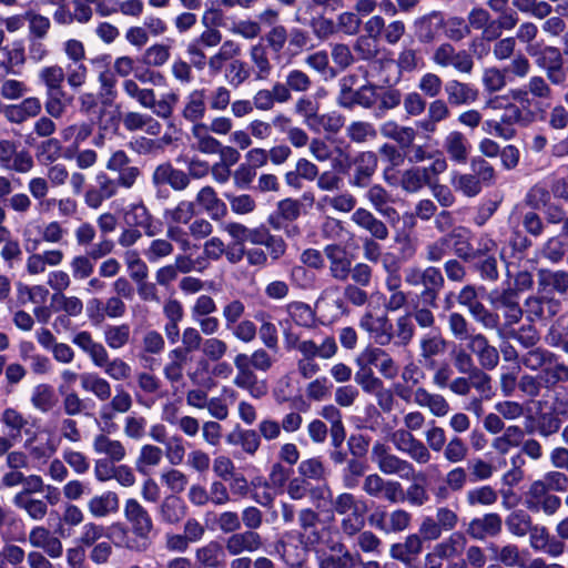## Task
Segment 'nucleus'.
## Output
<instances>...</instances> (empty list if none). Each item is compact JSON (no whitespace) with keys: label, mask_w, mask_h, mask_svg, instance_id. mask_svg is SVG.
<instances>
[{"label":"nucleus","mask_w":568,"mask_h":568,"mask_svg":"<svg viewBox=\"0 0 568 568\" xmlns=\"http://www.w3.org/2000/svg\"><path fill=\"white\" fill-rule=\"evenodd\" d=\"M39 82L45 92L63 90L64 69L59 64L42 67L38 72Z\"/></svg>","instance_id":"obj_51"},{"label":"nucleus","mask_w":568,"mask_h":568,"mask_svg":"<svg viewBox=\"0 0 568 568\" xmlns=\"http://www.w3.org/2000/svg\"><path fill=\"white\" fill-rule=\"evenodd\" d=\"M359 327L379 346H387L394 339L393 324L386 314L374 315L366 311L358 322Z\"/></svg>","instance_id":"obj_10"},{"label":"nucleus","mask_w":568,"mask_h":568,"mask_svg":"<svg viewBox=\"0 0 568 568\" xmlns=\"http://www.w3.org/2000/svg\"><path fill=\"white\" fill-rule=\"evenodd\" d=\"M196 561L206 568H221L224 566V551L222 545L216 540H211L195 551Z\"/></svg>","instance_id":"obj_41"},{"label":"nucleus","mask_w":568,"mask_h":568,"mask_svg":"<svg viewBox=\"0 0 568 568\" xmlns=\"http://www.w3.org/2000/svg\"><path fill=\"white\" fill-rule=\"evenodd\" d=\"M412 521V515L404 509L383 513L373 525L385 534H396L406 530Z\"/></svg>","instance_id":"obj_28"},{"label":"nucleus","mask_w":568,"mask_h":568,"mask_svg":"<svg viewBox=\"0 0 568 568\" xmlns=\"http://www.w3.org/2000/svg\"><path fill=\"white\" fill-rule=\"evenodd\" d=\"M520 363L530 371L540 369V378L546 387H552L558 383V373L567 372L566 365L559 363L554 353L540 347L525 353Z\"/></svg>","instance_id":"obj_3"},{"label":"nucleus","mask_w":568,"mask_h":568,"mask_svg":"<svg viewBox=\"0 0 568 568\" xmlns=\"http://www.w3.org/2000/svg\"><path fill=\"white\" fill-rule=\"evenodd\" d=\"M443 148L450 161L465 164L468 161L471 144L463 132L453 130L444 138Z\"/></svg>","instance_id":"obj_15"},{"label":"nucleus","mask_w":568,"mask_h":568,"mask_svg":"<svg viewBox=\"0 0 568 568\" xmlns=\"http://www.w3.org/2000/svg\"><path fill=\"white\" fill-rule=\"evenodd\" d=\"M290 320L300 327L311 328L316 321L315 311L306 303L294 301L285 305Z\"/></svg>","instance_id":"obj_42"},{"label":"nucleus","mask_w":568,"mask_h":568,"mask_svg":"<svg viewBox=\"0 0 568 568\" xmlns=\"http://www.w3.org/2000/svg\"><path fill=\"white\" fill-rule=\"evenodd\" d=\"M123 260L126 265L129 275L134 282L148 278V265L141 258L140 253L136 250L125 251L123 254Z\"/></svg>","instance_id":"obj_61"},{"label":"nucleus","mask_w":568,"mask_h":568,"mask_svg":"<svg viewBox=\"0 0 568 568\" xmlns=\"http://www.w3.org/2000/svg\"><path fill=\"white\" fill-rule=\"evenodd\" d=\"M491 302L496 310L503 312L508 324L513 325L520 321L523 311L516 292L511 290L504 291L493 297Z\"/></svg>","instance_id":"obj_27"},{"label":"nucleus","mask_w":568,"mask_h":568,"mask_svg":"<svg viewBox=\"0 0 568 568\" xmlns=\"http://www.w3.org/2000/svg\"><path fill=\"white\" fill-rule=\"evenodd\" d=\"M501 530V518L498 514H486L469 523L468 534L475 539H484L496 536Z\"/></svg>","instance_id":"obj_31"},{"label":"nucleus","mask_w":568,"mask_h":568,"mask_svg":"<svg viewBox=\"0 0 568 568\" xmlns=\"http://www.w3.org/2000/svg\"><path fill=\"white\" fill-rule=\"evenodd\" d=\"M186 514V504L176 495H169L164 497L156 508L159 520L166 525L179 524L185 518Z\"/></svg>","instance_id":"obj_17"},{"label":"nucleus","mask_w":568,"mask_h":568,"mask_svg":"<svg viewBox=\"0 0 568 568\" xmlns=\"http://www.w3.org/2000/svg\"><path fill=\"white\" fill-rule=\"evenodd\" d=\"M28 539L32 547L42 549L49 558L57 559L63 554L61 540L43 526L33 527Z\"/></svg>","instance_id":"obj_14"},{"label":"nucleus","mask_w":568,"mask_h":568,"mask_svg":"<svg viewBox=\"0 0 568 568\" xmlns=\"http://www.w3.org/2000/svg\"><path fill=\"white\" fill-rule=\"evenodd\" d=\"M72 342L90 357L95 367L102 368L110 359L109 353L103 344L95 342L91 333L87 331L77 333Z\"/></svg>","instance_id":"obj_16"},{"label":"nucleus","mask_w":568,"mask_h":568,"mask_svg":"<svg viewBox=\"0 0 568 568\" xmlns=\"http://www.w3.org/2000/svg\"><path fill=\"white\" fill-rule=\"evenodd\" d=\"M395 393L404 402L413 400L417 406L428 409L435 417H445L450 410V406L443 395L430 393L424 387L412 390L403 385H396Z\"/></svg>","instance_id":"obj_6"},{"label":"nucleus","mask_w":568,"mask_h":568,"mask_svg":"<svg viewBox=\"0 0 568 568\" xmlns=\"http://www.w3.org/2000/svg\"><path fill=\"white\" fill-rule=\"evenodd\" d=\"M381 133L384 138L396 141L403 149L410 146L417 132L412 126L399 125L394 120H388L381 125Z\"/></svg>","instance_id":"obj_37"},{"label":"nucleus","mask_w":568,"mask_h":568,"mask_svg":"<svg viewBox=\"0 0 568 568\" xmlns=\"http://www.w3.org/2000/svg\"><path fill=\"white\" fill-rule=\"evenodd\" d=\"M298 352L303 358L314 359L320 357L322 359H329L337 353V344L333 336H325L320 344L313 339H303Z\"/></svg>","instance_id":"obj_26"},{"label":"nucleus","mask_w":568,"mask_h":568,"mask_svg":"<svg viewBox=\"0 0 568 568\" xmlns=\"http://www.w3.org/2000/svg\"><path fill=\"white\" fill-rule=\"evenodd\" d=\"M367 465L356 458L348 459L342 471L343 486L347 489H355L364 476Z\"/></svg>","instance_id":"obj_59"},{"label":"nucleus","mask_w":568,"mask_h":568,"mask_svg":"<svg viewBox=\"0 0 568 568\" xmlns=\"http://www.w3.org/2000/svg\"><path fill=\"white\" fill-rule=\"evenodd\" d=\"M195 201L212 220H221L227 213L226 204L217 197L212 186L202 187L197 192Z\"/></svg>","instance_id":"obj_30"},{"label":"nucleus","mask_w":568,"mask_h":568,"mask_svg":"<svg viewBox=\"0 0 568 568\" xmlns=\"http://www.w3.org/2000/svg\"><path fill=\"white\" fill-rule=\"evenodd\" d=\"M242 53V45L234 40H225L221 43L219 50L207 59V67L210 73L219 74L224 68L226 62L232 61L234 58L240 57Z\"/></svg>","instance_id":"obj_25"},{"label":"nucleus","mask_w":568,"mask_h":568,"mask_svg":"<svg viewBox=\"0 0 568 568\" xmlns=\"http://www.w3.org/2000/svg\"><path fill=\"white\" fill-rule=\"evenodd\" d=\"M123 128L129 132L143 131L156 136L162 131L161 123L151 114L138 111H129L122 115Z\"/></svg>","instance_id":"obj_18"},{"label":"nucleus","mask_w":568,"mask_h":568,"mask_svg":"<svg viewBox=\"0 0 568 568\" xmlns=\"http://www.w3.org/2000/svg\"><path fill=\"white\" fill-rule=\"evenodd\" d=\"M194 139V148L205 154H216L221 149V143L210 134L207 125L196 123L191 129Z\"/></svg>","instance_id":"obj_45"},{"label":"nucleus","mask_w":568,"mask_h":568,"mask_svg":"<svg viewBox=\"0 0 568 568\" xmlns=\"http://www.w3.org/2000/svg\"><path fill=\"white\" fill-rule=\"evenodd\" d=\"M30 403L36 410L47 414L57 406L58 396L51 385L42 383L32 388Z\"/></svg>","instance_id":"obj_38"},{"label":"nucleus","mask_w":568,"mask_h":568,"mask_svg":"<svg viewBox=\"0 0 568 568\" xmlns=\"http://www.w3.org/2000/svg\"><path fill=\"white\" fill-rule=\"evenodd\" d=\"M108 60H109L108 55L98 57L92 60V63L105 62L104 63L105 68L99 72L98 82L100 84L101 94L103 97H105L106 100L113 101L116 97L115 87H116L118 80H116L115 73L112 72L108 68V64H109Z\"/></svg>","instance_id":"obj_53"},{"label":"nucleus","mask_w":568,"mask_h":568,"mask_svg":"<svg viewBox=\"0 0 568 568\" xmlns=\"http://www.w3.org/2000/svg\"><path fill=\"white\" fill-rule=\"evenodd\" d=\"M366 197L379 214L389 216L392 213H395V210L388 205L390 195L382 185H372L366 193Z\"/></svg>","instance_id":"obj_57"},{"label":"nucleus","mask_w":568,"mask_h":568,"mask_svg":"<svg viewBox=\"0 0 568 568\" xmlns=\"http://www.w3.org/2000/svg\"><path fill=\"white\" fill-rule=\"evenodd\" d=\"M230 445H239L250 456H254L261 446V437L254 429L235 428L226 437Z\"/></svg>","instance_id":"obj_40"},{"label":"nucleus","mask_w":568,"mask_h":568,"mask_svg":"<svg viewBox=\"0 0 568 568\" xmlns=\"http://www.w3.org/2000/svg\"><path fill=\"white\" fill-rule=\"evenodd\" d=\"M331 506L341 517L339 529L346 537H354L365 527L368 507L364 499L345 491L333 497Z\"/></svg>","instance_id":"obj_1"},{"label":"nucleus","mask_w":568,"mask_h":568,"mask_svg":"<svg viewBox=\"0 0 568 568\" xmlns=\"http://www.w3.org/2000/svg\"><path fill=\"white\" fill-rule=\"evenodd\" d=\"M505 69L488 67L483 70L481 83L484 91L489 95L501 91L507 85V75Z\"/></svg>","instance_id":"obj_56"},{"label":"nucleus","mask_w":568,"mask_h":568,"mask_svg":"<svg viewBox=\"0 0 568 568\" xmlns=\"http://www.w3.org/2000/svg\"><path fill=\"white\" fill-rule=\"evenodd\" d=\"M538 294L547 297V314L554 316L559 312L560 303L552 295L568 293V272L564 270L540 268L537 272Z\"/></svg>","instance_id":"obj_4"},{"label":"nucleus","mask_w":568,"mask_h":568,"mask_svg":"<svg viewBox=\"0 0 568 568\" xmlns=\"http://www.w3.org/2000/svg\"><path fill=\"white\" fill-rule=\"evenodd\" d=\"M13 504L23 509L32 519L41 520L48 513L47 503L42 499H36L26 494H17L13 497Z\"/></svg>","instance_id":"obj_55"},{"label":"nucleus","mask_w":568,"mask_h":568,"mask_svg":"<svg viewBox=\"0 0 568 568\" xmlns=\"http://www.w3.org/2000/svg\"><path fill=\"white\" fill-rule=\"evenodd\" d=\"M129 226L140 227L144 234L153 237L162 232V223L155 220L142 201L130 204L124 212Z\"/></svg>","instance_id":"obj_11"},{"label":"nucleus","mask_w":568,"mask_h":568,"mask_svg":"<svg viewBox=\"0 0 568 568\" xmlns=\"http://www.w3.org/2000/svg\"><path fill=\"white\" fill-rule=\"evenodd\" d=\"M423 277L425 290L422 293V297L430 306H435L438 291L444 285L442 272L437 267L429 266L423 270Z\"/></svg>","instance_id":"obj_46"},{"label":"nucleus","mask_w":568,"mask_h":568,"mask_svg":"<svg viewBox=\"0 0 568 568\" xmlns=\"http://www.w3.org/2000/svg\"><path fill=\"white\" fill-rule=\"evenodd\" d=\"M119 497L113 491L93 496L88 503L90 514L95 518L106 517L119 510Z\"/></svg>","instance_id":"obj_39"},{"label":"nucleus","mask_w":568,"mask_h":568,"mask_svg":"<svg viewBox=\"0 0 568 568\" xmlns=\"http://www.w3.org/2000/svg\"><path fill=\"white\" fill-rule=\"evenodd\" d=\"M250 59L256 70V79L265 80L272 72V64L266 47L257 42L250 48Z\"/></svg>","instance_id":"obj_50"},{"label":"nucleus","mask_w":568,"mask_h":568,"mask_svg":"<svg viewBox=\"0 0 568 568\" xmlns=\"http://www.w3.org/2000/svg\"><path fill=\"white\" fill-rule=\"evenodd\" d=\"M130 326L125 323L120 325H108L103 332L104 342L111 349H120L124 347L130 339Z\"/></svg>","instance_id":"obj_58"},{"label":"nucleus","mask_w":568,"mask_h":568,"mask_svg":"<svg viewBox=\"0 0 568 568\" xmlns=\"http://www.w3.org/2000/svg\"><path fill=\"white\" fill-rule=\"evenodd\" d=\"M355 173L351 184L364 187L368 184L371 178L377 169V156L374 152H363L358 155L355 163Z\"/></svg>","instance_id":"obj_35"},{"label":"nucleus","mask_w":568,"mask_h":568,"mask_svg":"<svg viewBox=\"0 0 568 568\" xmlns=\"http://www.w3.org/2000/svg\"><path fill=\"white\" fill-rule=\"evenodd\" d=\"M432 61L440 68H453L458 73L470 74L475 62L466 50H457L453 44L445 42L435 48Z\"/></svg>","instance_id":"obj_8"},{"label":"nucleus","mask_w":568,"mask_h":568,"mask_svg":"<svg viewBox=\"0 0 568 568\" xmlns=\"http://www.w3.org/2000/svg\"><path fill=\"white\" fill-rule=\"evenodd\" d=\"M524 504L530 511H544L550 516L559 509L561 500L558 496L549 494L541 480H536L526 491Z\"/></svg>","instance_id":"obj_9"},{"label":"nucleus","mask_w":568,"mask_h":568,"mask_svg":"<svg viewBox=\"0 0 568 568\" xmlns=\"http://www.w3.org/2000/svg\"><path fill=\"white\" fill-rule=\"evenodd\" d=\"M287 40L288 31L283 24L274 26L265 34V41L276 63H290L292 61L291 55L287 54Z\"/></svg>","instance_id":"obj_20"},{"label":"nucleus","mask_w":568,"mask_h":568,"mask_svg":"<svg viewBox=\"0 0 568 568\" xmlns=\"http://www.w3.org/2000/svg\"><path fill=\"white\" fill-rule=\"evenodd\" d=\"M324 254L329 261L331 275L338 281H346L351 273V260L344 247L337 244L326 245Z\"/></svg>","instance_id":"obj_21"},{"label":"nucleus","mask_w":568,"mask_h":568,"mask_svg":"<svg viewBox=\"0 0 568 568\" xmlns=\"http://www.w3.org/2000/svg\"><path fill=\"white\" fill-rule=\"evenodd\" d=\"M224 77L231 87L239 88L251 77V71L244 61L234 58L226 65Z\"/></svg>","instance_id":"obj_63"},{"label":"nucleus","mask_w":568,"mask_h":568,"mask_svg":"<svg viewBox=\"0 0 568 568\" xmlns=\"http://www.w3.org/2000/svg\"><path fill=\"white\" fill-rule=\"evenodd\" d=\"M81 387L84 392L92 394L98 400L106 402L111 398L112 388L108 379L94 372H87L80 375Z\"/></svg>","instance_id":"obj_32"},{"label":"nucleus","mask_w":568,"mask_h":568,"mask_svg":"<svg viewBox=\"0 0 568 568\" xmlns=\"http://www.w3.org/2000/svg\"><path fill=\"white\" fill-rule=\"evenodd\" d=\"M371 459L376 464L381 473L385 475H396L405 480L416 478L414 465L390 453V448L382 443L375 442L371 450Z\"/></svg>","instance_id":"obj_5"},{"label":"nucleus","mask_w":568,"mask_h":568,"mask_svg":"<svg viewBox=\"0 0 568 568\" xmlns=\"http://www.w3.org/2000/svg\"><path fill=\"white\" fill-rule=\"evenodd\" d=\"M93 131V126L87 122L73 123L60 130V136L63 142L72 143L77 150L82 142H84Z\"/></svg>","instance_id":"obj_54"},{"label":"nucleus","mask_w":568,"mask_h":568,"mask_svg":"<svg viewBox=\"0 0 568 568\" xmlns=\"http://www.w3.org/2000/svg\"><path fill=\"white\" fill-rule=\"evenodd\" d=\"M236 375L233 384L237 388L244 389L254 399H261L268 393V385L265 379H260L253 366L248 364V355L240 353L234 357Z\"/></svg>","instance_id":"obj_7"},{"label":"nucleus","mask_w":568,"mask_h":568,"mask_svg":"<svg viewBox=\"0 0 568 568\" xmlns=\"http://www.w3.org/2000/svg\"><path fill=\"white\" fill-rule=\"evenodd\" d=\"M447 101L452 105H466L474 103L478 91L471 84L458 80H449L445 84Z\"/></svg>","instance_id":"obj_29"},{"label":"nucleus","mask_w":568,"mask_h":568,"mask_svg":"<svg viewBox=\"0 0 568 568\" xmlns=\"http://www.w3.org/2000/svg\"><path fill=\"white\" fill-rule=\"evenodd\" d=\"M351 220L357 226L367 231L375 240L384 241L388 237L389 232L386 224L364 207L355 210Z\"/></svg>","instance_id":"obj_22"},{"label":"nucleus","mask_w":568,"mask_h":568,"mask_svg":"<svg viewBox=\"0 0 568 568\" xmlns=\"http://www.w3.org/2000/svg\"><path fill=\"white\" fill-rule=\"evenodd\" d=\"M444 24L445 21L442 13L437 11L419 18L415 22L418 39L424 43L434 41L444 28Z\"/></svg>","instance_id":"obj_33"},{"label":"nucleus","mask_w":568,"mask_h":568,"mask_svg":"<svg viewBox=\"0 0 568 568\" xmlns=\"http://www.w3.org/2000/svg\"><path fill=\"white\" fill-rule=\"evenodd\" d=\"M423 551L422 537L417 534L408 535L403 542L393 544L389 548V556L405 565H410L413 560Z\"/></svg>","instance_id":"obj_24"},{"label":"nucleus","mask_w":568,"mask_h":568,"mask_svg":"<svg viewBox=\"0 0 568 568\" xmlns=\"http://www.w3.org/2000/svg\"><path fill=\"white\" fill-rule=\"evenodd\" d=\"M525 432L516 425L508 426L503 435L494 438L491 447L499 454L506 455L511 448L521 445Z\"/></svg>","instance_id":"obj_47"},{"label":"nucleus","mask_w":568,"mask_h":568,"mask_svg":"<svg viewBox=\"0 0 568 568\" xmlns=\"http://www.w3.org/2000/svg\"><path fill=\"white\" fill-rule=\"evenodd\" d=\"M402 100V92L398 89L378 88L377 105L374 110L375 118H384L388 111L396 109Z\"/></svg>","instance_id":"obj_48"},{"label":"nucleus","mask_w":568,"mask_h":568,"mask_svg":"<svg viewBox=\"0 0 568 568\" xmlns=\"http://www.w3.org/2000/svg\"><path fill=\"white\" fill-rule=\"evenodd\" d=\"M122 90L142 108L150 110L153 115L164 120L173 115L175 105L180 100V95L175 91L165 92L156 100L153 89L140 88L133 79H124L122 81Z\"/></svg>","instance_id":"obj_2"},{"label":"nucleus","mask_w":568,"mask_h":568,"mask_svg":"<svg viewBox=\"0 0 568 568\" xmlns=\"http://www.w3.org/2000/svg\"><path fill=\"white\" fill-rule=\"evenodd\" d=\"M0 422L6 428V434L17 440L21 439L22 430L29 424L24 415L13 407H7L3 409L0 416Z\"/></svg>","instance_id":"obj_44"},{"label":"nucleus","mask_w":568,"mask_h":568,"mask_svg":"<svg viewBox=\"0 0 568 568\" xmlns=\"http://www.w3.org/2000/svg\"><path fill=\"white\" fill-rule=\"evenodd\" d=\"M468 348L477 356L480 366L485 369H494L499 363V352L490 345L483 334L469 337Z\"/></svg>","instance_id":"obj_19"},{"label":"nucleus","mask_w":568,"mask_h":568,"mask_svg":"<svg viewBox=\"0 0 568 568\" xmlns=\"http://www.w3.org/2000/svg\"><path fill=\"white\" fill-rule=\"evenodd\" d=\"M301 541L312 548H316L320 546H328L331 549L335 550V546H329L331 541V528L327 526H320L315 524L312 528H306L301 531Z\"/></svg>","instance_id":"obj_52"},{"label":"nucleus","mask_w":568,"mask_h":568,"mask_svg":"<svg viewBox=\"0 0 568 568\" xmlns=\"http://www.w3.org/2000/svg\"><path fill=\"white\" fill-rule=\"evenodd\" d=\"M163 459V449L152 444H145L140 448L139 456L135 460V467L141 474L149 471L159 466Z\"/></svg>","instance_id":"obj_49"},{"label":"nucleus","mask_w":568,"mask_h":568,"mask_svg":"<svg viewBox=\"0 0 568 568\" xmlns=\"http://www.w3.org/2000/svg\"><path fill=\"white\" fill-rule=\"evenodd\" d=\"M206 113V90L193 89L184 100L182 116L194 124L202 123L201 120Z\"/></svg>","instance_id":"obj_23"},{"label":"nucleus","mask_w":568,"mask_h":568,"mask_svg":"<svg viewBox=\"0 0 568 568\" xmlns=\"http://www.w3.org/2000/svg\"><path fill=\"white\" fill-rule=\"evenodd\" d=\"M194 215V203L181 201L174 207L165 209L163 219L165 223L187 224Z\"/></svg>","instance_id":"obj_60"},{"label":"nucleus","mask_w":568,"mask_h":568,"mask_svg":"<svg viewBox=\"0 0 568 568\" xmlns=\"http://www.w3.org/2000/svg\"><path fill=\"white\" fill-rule=\"evenodd\" d=\"M263 545L258 532L252 530L236 531L225 539V549L230 556H240L243 552H255Z\"/></svg>","instance_id":"obj_13"},{"label":"nucleus","mask_w":568,"mask_h":568,"mask_svg":"<svg viewBox=\"0 0 568 568\" xmlns=\"http://www.w3.org/2000/svg\"><path fill=\"white\" fill-rule=\"evenodd\" d=\"M470 170L484 186H491L495 184L497 178L496 170L483 156H475L471 159Z\"/></svg>","instance_id":"obj_62"},{"label":"nucleus","mask_w":568,"mask_h":568,"mask_svg":"<svg viewBox=\"0 0 568 568\" xmlns=\"http://www.w3.org/2000/svg\"><path fill=\"white\" fill-rule=\"evenodd\" d=\"M92 448L95 454L105 455L106 459L113 463H120L126 455L125 447L120 440L112 439L104 434L94 436Z\"/></svg>","instance_id":"obj_34"},{"label":"nucleus","mask_w":568,"mask_h":568,"mask_svg":"<svg viewBox=\"0 0 568 568\" xmlns=\"http://www.w3.org/2000/svg\"><path fill=\"white\" fill-rule=\"evenodd\" d=\"M506 526L510 534L524 537L531 529V517L525 510H515L507 517Z\"/></svg>","instance_id":"obj_64"},{"label":"nucleus","mask_w":568,"mask_h":568,"mask_svg":"<svg viewBox=\"0 0 568 568\" xmlns=\"http://www.w3.org/2000/svg\"><path fill=\"white\" fill-rule=\"evenodd\" d=\"M449 182L456 192L467 197L477 196L484 189L481 182L471 172L463 173L454 170L450 173Z\"/></svg>","instance_id":"obj_36"},{"label":"nucleus","mask_w":568,"mask_h":568,"mask_svg":"<svg viewBox=\"0 0 568 568\" xmlns=\"http://www.w3.org/2000/svg\"><path fill=\"white\" fill-rule=\"evenodd\" d=\"M465 537L460 532H454L448 538L437 544L433 552L426 556V559H430L432 557L448 559L459 556L465 547Z\"/></svg>","instance_id":"obj_43"},{"label":"nucleus","mask_w":568,"mask_h":568,"mask_svg":"<svg viewBox=\"0 0 568 568\" xmlns=\"http://www.w3.org/2000/svg\"><path fill=\"white\" fill-rule=\"evenodd\" d=\"M123 515L131 525L132 531L140 538H148L153 530V520L146 508H144L136 499L129 498L125 500Z\"/></svg>","instance_id":"obj_12"}]
</instances>
